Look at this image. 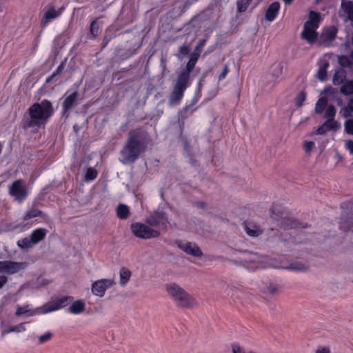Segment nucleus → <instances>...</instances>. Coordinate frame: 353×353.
Wrapping results in <instances>:
<instances>
[{
  "label": "nucleus",
  "instance_id": "obj_63",
  "mask_svg": "<svg viewBox=\"0 0 353 353\" xmlns=\"http://www.w3.org/2000/svg\"><path fill=\"white\" fill-rule=\"evenodd\" d=\"M155 234H156V236H157V235H159V234H158V232H157V230H156Z\"/></svg>",
  "mask_w": 353,
  "mask_h": 353
},
{
  "label": "nucleus",
  "instance_id": "obj_4",
  "mask_svg": "<svg viewBox=\"0 0 353 353\" xmlns=\"http://www.w3.org/2000/svg\"><path fill=\"white\" fill-rule=\"evenodd\" d=\"M165 290L178 306L190 308L196 305L195 299L178 284L175 283L167 284Z\"/></svg>",
  "mask_w": 353,
  "mask_h": 353
},
{
  "label": "nucleus",
  "instance_id": "obj_23",
  "mask_svg": "<svg viewBox=\"0 0 353 353\" xmlns=\"http://www.w3.org/2000/svg\"><path fill=\"white\" fill-rule=\"evenodd\" d=\"M319 69L316 78L321 81H325L327 78V69L330 66L329 61L325 59H320L318 62Z\"/></svg>",
  "mask_w": 353,
  "mask_h": 353
},
{
  "label": "nucleus",
  "instance_id": "obj_13",
  "mask_svg": "<svg viewBox=\"0 0 353 353\" xmlns=\"http://www.w3.org/2000/svg\"><path fill=\"white\" fill-rule=\"evenodd\" d=\"M130 230L133 235L139 239H148L154 236V230L143 223H132Z\"/></svg>",
  "mask_w": 353,
  "mask_h": 353
},
{
  "label": "nucleus",
  "instance_id": "obj_40",
  "mask_svg": "<svg viewBox=\"0 0 353 353\" xmlns=\"http://www.w3.org/2000/svg\"><path fill=\"white\" fill-rule=\"evenodd\" d=\"M350 111H353V97L348 101L347 106L342 109L341 113L344 117H348Z\"/></svg>",
  "mask_w": 353,
  "mask_h": 353
},
{
  "label": "nucleus",
  "instance_id": "obj_61",
  "mask_svg": "<svg viewBox=\"0 0 353 353\" xmlns=\"http://www.w3.org/2000/svg\"><path fill=\"white\" fill-rule=\"evenodd\" d=\"M145 14H146V17H148V16L152 15L151 10L147 11Z\"/></svg>",
  "mask_w": 353,
  "mask_h": 353
},
{
  "label": "nucleus",
  "instance_id": "obj_1",
  "mask_svg": "<svg viewBox=\"0 0 353 353\" xmlns=\"http://www.w3.org/2000/svg\"><path fill=\"white\" fill-rule=\"evenodd\" d=\"M149 141V134L144 130L137 128L130 130L128 139L120 151V162L123 164L134 163L146 150Z\"/></svg>",
  "mask_w": 353,
  "mask_h": 353
},
{
  "label": "nucleus",
  "instance_id": "obj_55",
  "mask_svg": "<svg viewBox=\"0 0 353 353\" xmlns=\"http://www.w3.org/2000/svg\"><path fill=\"white\" fill-rule=\"evenodd\" d=\"M8 281L6 276H0V288H1Z\"/></svg>",
  "mask_w": 353,
  "mask_h": 353
},
{
  "label": "nucleus",
  "instance_id": "obj_3",
  "mask_svg": "<svg viewBox=\"0 0 353 353\" xmlns=\"http://www.w3.org/2000/svg\"><path fill=\"white\" fill-rule=\"evenodd\" d=\"M134 19V12L132 10L123 8L115 22L106 30L103 39L102 48H105L110 41L116 37V31L133 22Z\"/></svg>",
  "mask_w": 353,
  "mask_h": 353
},
{
  "label": "nucleus",
  "instance_id": "obj_24",
  "mask_svg": "<svg viewBox=\"0 0 353 353\" xmlns=\"http://www.w3.org/2000/svg\"><path fill=\"white\" fill-rule=\"evenodd\" d=\"M280 10V3L278 1H274L272 3L268 8L265 14V19L268 21H274L277 17L279 12Z\"/></svg>",
  "mask_w": 353,
  "mask_h": 353
},
{
  "label": "nucleus",
  "instance_id": "obj_26",
  "mask_svg": "<svg viewBox=\"0 0 353 353\" xmlns=\"http://www.w3.org/2000/svg\"><path fill=\"white\" fill-rule=\"evenodd\" d=\"M99 18L94 19L90 26V34L87 36V38L90 40L95 39L101 32V26L99 22Z\"/></svg>",
  "mask_w": 353,
  "mask_h": 353
},
{
  "label": "nucleus",
  "instance_id": "obj_33",
  "mask_svg": "<svg viewBox=\"0 0 353 353\" xmlns=\"http://www.w3.org/2000/svg\"><path fill=\"white\" fill-rule=\"evenodd\" d=\"M341 92L345 95H351L353 94V80L346 81L343 83L341 89Z\"/></svg>",
  "mask_w": 353,
  "mask_h": 353
},
{
  "label": "nucleus",
  "instance_id": "obj_27",
  "mask_svg": "<svg viewBox=\"0 0 353 353\" xmlns=\"http://www.w3.org/2000/svg\"><path fill=\"white\" fill-rule=\"evenodd\" d=\"M116 214L119 219L126 220L130 214V208L125 204L119 203L116 208Z\"/></svg>",
  "mask_w": 353,
  "mask_h": 353
},
{
  "label": "nucleus",
  "instance_id": "obj_37",
  "mask_svg": "<svg viewBox=\"0 0 353 353\" xmlns=\"http://www.w3.org/2000/svg\"><path fill=\"white\" fill-rule=\"evenodd\" d=\"M336 115V109L333 105H329L325 112L324 117L326 120H334Z\"/></svg>",
  "mask_w": 353,
  "mask_h": 353
},
{
  "label": "nucleus",
  "instance_id": "obj_43",
  "mask_svg": "<svg viewBox=\"0 0 353 353\" xmlns=\"http://www.w3.org/2000/svg\"><path fill=\"white\" fill-rule=\"evenodd\" d=\"M345 131L348 134H353V120L347 119L345 122Z\"/></svg>",
  "mask_w": 353,
  "mask_h": 353
},
{
  "label": "nucleus",
  "instance_id": "obj_44",
  "mask_svg": "<svg viewBox=\"0 0 353 353\" xmlns=\"http://www.w3.org/2000/svg\"><path fill=\"white\" fill-rule=\"evenodd\" d=\"M26 330L25 323H19L17 325L11 326L9 329L10 332H22Z\"/></svg>",
  "mask_w": 353,
  "mask_h": 353
},
{
  "label": "nucleus",
  "instance_id": "obj_49",
  "mask_svg": "<svg viewBox=\"0 0 353 353\" xmlns=\"http://www.w3.org/2000/svg\"><path fill=\"white\" fill-rule=\"evenodd\" d=\"M28 312V306H18L15 314L17 316H21L23 314H26Z\"/></svg>",
  "mask_w": 353,
  "mask_h": 353
},
{
  "label": "nucleus",
  "instance_id": "obj_29",
  "mask_svg": "<svg viewBox=\"0 0 353 353\" xmlns=\"http://www.w3.org/2000/svg\"><path fill=\"white\" fill-rule=\"evenodd\" d=\"M46 215L45 214H43V212L41 210L32 208L28 210L24 214V215L23 216V221H28L30 219H32L33 218H36L38 216L44 218V217H46Z\"/></svg>",
  "mask_w": 353,
  "mask_h": 353
},
{
  "label": "nucleus",
  "instance_id": "obj_51",
  "mask_svg": "<svg viewBox=\"0 0 353 353\" xmlns=\"http://www.w3.org/2000/svg\"><path fill=\"white\" fill-rule=\"evenodd\" d=\"M345 148L353 154V141L348 140L345 142Z\"/></svg>",
  "mask_w": 353,
  "mask_h": 353
},
{
  "label": "nucleus",
  "instance_id": "obj_21",
  "mask_svg": "<svg viewBox=\"0 0 353 353\" xmlns=\"http://www.w3.org/2000/svg\"><path fill=\"white\" fill-rule=\"evenodd\" d=\"M340 128V124L336 120H326L316 131V134H324L330 131H335Z\"/></svg>",
  "mask_w": 353,
  "mask_h": 353
},
{
  "label": "nucleus",
  "instance_id": "obj_59",
  "mask_svg": "<svg viewBox=\"0 0 353 353\" xmlns=\"http://www.w3.org/2000/svg\"><path fill=\"white\" fill-rule=\"evenodd\" d=\"M55 74L52 73L50 77H48L46 80V83H49L50 81H52V80L55 77Z\"/></svg>",
  "mask_w": 353,
  "mask_h": 353
},
{
  "label": "nucleus",
  "instance_id": "obj_8",
  "mask_svg": "<svg viewBox=\"0 0 353 353\" xmlns=\"http://www.w3.org/2000/svg\"><path fill=\"white\" fill-rule=\"evenodd\" d=\"M48 230L43 228H37L32 232L29 237L23 238L17 241V245L21 249L32 248L34 245L43 240Z\"/></svg>",
  "mask_w": 353,
  "mask_h": 353
},
{
  "label": "nucleus",
  "instance_id": "obj_60",
  "mask_svg": "<svg viewBox=\"0 0 353 353\" xmlns=\"http://www.w3.org/2000/svg\"><path fill=\"white\" fill-rule=\"evenodd\" d=\"M286 4H290L293 0H283Z\"/></svg>",
  "mask_w": 353,
  "mask_h": 353
},
{
  "label": "nucleus",
  "instance_id": "obj_18",
  "mask_svg": "<svg viewBox=\"0 0 353 353\" xmlns=\"http://www.w3.org/2000/svg\"><path fill=\"white\" fill-rule=\"evenodd\" d=\"M199 57V54H192L188 62L187 63L185 69L181 71L177 77L182 79L188 82H190V72L194 69L198 61Z\"/></svg>",
  "mask_w": 353,
  "mask_h": 353
},
{
  "label": "nucleus",
  "instance_id": "obj_25",
  "mask_svg": "<svg viewBox=\"0 0 353 353\" xmlns=\"http://www.w3.org/2000/svg\"><path fill=\"white\" fill-rule=\"evenodd\" d=\"M244 228L246 233L252 237L259 236L263 232L261 227L253 222H245Z\"/></svg>",
  "mask_w": 353,
  "mask_h": 353
},
{
  "label": "nucleus",
  "instance_id": "obj_57",
  "mask_svg": "<svg viewBox=\"0 0 353 353\" xmlns=\"http://www.w3.org/2000/svg\"><path fill=\"white\" fill-rule=\"evenodd\" d=\"M180 52L183 54H186L188 53V48L186 46L183 45L182 46H181L180 48Z\"/></svg>",
  "mask_w": 353,
  "mask_h": 353
},
{
  "label": "nucleus",
  "instance_id": "obj_6",
  "mask_svg": "<svg viewBox=\"0 0 353 353\" xmlns=\"http://www.w3.org/2000/svg\"><path fill=\"white\" fill-rule=\"evenodd\" d=\"M320 21V14L314 11H310L309 19L305 23L303 30L301 34V38L306 40L310 44L316 42L318 38L316 30L319 27Z\"/></svg>",
  "mask_w": 353,
  "mask_h": 353
},
{
  "label": "nucleus",
  "instance_id": "obj_19",
  "mask_svg": "<svg viewBox=\"0 0 353 353\" xmlns=\"http://www.w3.org/2000/svg\"><path fill=\"white\" fill-rule=\"evenodd\" d=\"M24 267L23 263L14 261H0V272L9 274H14L23 269Z\"/></svg>",
  "mask_w": 353,
  "mask_h": 353
},
{
  "label": "nucleus",
  "instance_id": "obj_11",
  "mask_svg": "<svg viewBox=\"0 0 353 353\" xmlns=\"http://www.w3.org/2000/svg\"><path fill=\"white\" fill-rule=\"evenodd\" d=\"M190 83L177 77L174 90L169 97L170 105H175L180 103L183 97L185 90L190 86Z\"/></svg>",
  "mask_w": 353,
  "mask_h": 353
},
{
  "label": "nucleus",
  "instance_id": "obj_31",
  "mask_svg": "<svg viewBox=\"0 0 353 353\" xmlns=\"http://www.w3.org/2000/svg\"><path fill=\"white\" fill-rule=\"evenodd\" d=\"M156 228H166L167 225L168 224L167 217L165 216L164 213L159 212L156 211Z\"/></svg>",
  "mask_w": 353,
  "mask_h": 353
},
{
  "label": "nucleus",
  "instance_id": "obj_42",
  "mask_svg": "<svg viewBox=\"0 0 353 353\" xmlns=\"http://www.w3.org/2000/svg\"><path fill=\"white\" fill-rule=\"evenodd\" d=\"M203 80L201 79L198 84H197V87L196 88V90H195V97H194V103H196L198 100H199V98L201 95V88H202V86H203Z\"/></svg>",
  "mask_w": 353,
  "mask_h": 353
},
{
  "label": "nucleus",
  "instance_id": "obj_58",
  "mask_svg": "<svg viewBox=\"0 0 353 353\" xmlns=\"http://www.w3.org/2000/svg\"><path fill=\"white\" fill-rule=\"evenodd\" d=\"M62 69H63V63L59 65L58 66V68H57V70L53 73L55 74V76H57L59 72H61Z\"/></svg>",
  "mask_w": 353,
  "mask_h": 353
},
{
  "label": "nucleus",
  "instance_id": "obj_48",
  "mask_svg": "<svg viewBox=\"0 0 353 353\" xmlns=\"http://www.w3.org/2000/svg\"><path fill=\"white\" fill-rule=\"evenodd\" d=\"M229 71L230 70H229L228 65H225L222 72L219 75V81H221V80L224 79L226 77V76L228 75V74L229 73Z\"/></svg>",
  "mask_w": 353,
  "mask_h": 353
},
{
  "label": "nucleus",
  "instance_id": "obj_17",
  "mask_svg": "<svg viewBox=\"0 0 353 353\" xmlns=\"http://www.w3.org/2000/svg\"><path fill=\"white\" fill-rule=\"evenodd\" d=\"M337 28L335 26H330L324 28L319 40L321 45L330 46L332 41L336 38Z\"/></svg>",
  "mask_w": 353,
  "mask_h": 353
},
{
  "label": "nucleus",
  "instance_id": "obj_54",
  "mask_svg": "<svg viewBox=\"0 0 353 353\" xmlns=\"http://www.w3.org/2000/svg\"><path fill=\"white\" fill-rule=\"evenodd\" d=\"M268 290L271 294H274L276 292L277 288L275 285L270 283V286L268 288Z\"/></svg>",
  "mask_w": 353,
  "mask_h": 353
},
{
  "label": "nucleus",
  "instance_id": "obj_35",
  "mask_svg": "<svg viewBox=\"0 0 353 353\" xmlns=\"http://www.w3.org/2000/svg\"><path fill=\"white\" fill-rule=\"evenodd\" d=\"M327 100L325 97L319 98L315 105V112L318 114L322 113L327 106Z\"/></svg>",
  "mask_w": 353,
  "mask_h": 353
},
{
  "label": "nucleus",
  "instance_id": "obj_53",
  "mask_svg": "<svg viewBox=\"0 0 353 353\" xmlns=\"http://www.w3.org/2000/svg\"><path fill=\"white\" fill-rule=\"evenodd\" d=\"M274 69L276 72L275 74H274V75L279 77L282 72V67L278 64L274 66Z\"/></svg>",
  "mask_w": 353,
  "mask_h": 353
},
{
  "label": "nucleus",
  "instance_id": "obj_39",
  "mask_svg": "<svg viewBox=\"0 0 353 353\" xmlns=\"http://www.w3.org/2000/svg\"><path fill=\"white\" fill-rule=\"evenodd\" d=\"M289 268L294 271L301 272L306 270L305 265L301 262H293L290 265Z\"/></svg>",
  "mask_w": 353,
  "mask_h": 353
},
{
  "label": "nucleus",
  "instance_id": "obj_38",
  "mask_svg": "<svg viewBox=\"0 0 353 353\" xmlns=\"http://www.w3.org/2000/svg\"><path fill=\"white\" fill-rule=\"evenodd\" d=\"M252 1V0H238L236 2L237 11L239 12H245Z\"/></svg>",
  "mask_w": 353,
  "mask_h": 353
},
{
  "label": "nucleus",
  "instance_id": "obj_56",
  "mask_svg": "<svg viewBox=\"0 0 353 353\" xmlns=\"http://www.w3.org/2000/svg\"><path fill=\"white\" fill-rule=\"evenodd\" d=\"M165 63H166V60L164 57H161V67L162 68V70H163V72H165Z\"/></svg>",
  "mask_w": 353,
  "mask_h": 353
},
{
  "label": "nucleus",
  "instance_id": "obj_15",
  "mask_svg": "<svg viewBox=\"0 0 353 353\" xmlns=\"http://www.w3.org/2000/svg\"><path fill=\"white\" fill-rule=\"evenodd\" d=\"M283 213L278 212H274V208L271 209L270 210V216L272 219L275 220L277 222V224L281 227L287 229H292L298 227V223L291 219L283 217Z\"/></svg>",
  "mask_w": 353,
  "mask_h": 353
},
{
  "label": "nucleus",
  "instance_id": "obj_32",
  "mask_svg": "<svg viewBox=\"0 0 353 353\" xmlns=\"http://www.w3.org/2000/svg\"><path fill=\"white\" fill-rule=\"evenodd\" d=\"M120 284L122 286L125 285L131 276V272L126 268H122L119 272Z\"/></svg>",
  "mask_w": 353,
  "mask_h": 353
},
{
  "label": "nucleus",
  "instance_id": "obj_62",
  "mask_svg": "<svg viewBox=\"0 0 353 353\" xmlns=\"http://www.w3.org/2000/svg\"><path fill=\"white\" fill-rule=\"evenodd\" d=\"M199 207L203 208L204 207V203H199Z\"/></svg>",
  "mask_w": 353,
  "mask_h": 353
},
{
  "label": "nucleus",
  "instance_id": "obj_52",
  "mask_svg": "<svg viewBox=\"0 0 353 353\" xmlns=\"http://www.w3.org/2000/svg\"><path fill=\"white\" fill-rule=\"evenodd\" d=\"M330 349L327 347H318L316 353H330Z\"/></svg>",
  "mask_w": 353,
  "mask_h": 353
},
{
  "label": "nucleus",
  "instance_id": "obj_12",
  "mask_svg": "<svg viewBox=\"0 0 353 353\" xmlns=\"http://www.w3.org/2000/svg\"><path fill=\"white\" fill-rule=\"evenodd\" d=\"M63 99L62 117L65 119H68L70 116L71 109L77 104L79 93L77 91H74L72 92L67 91L63 95Z\"/></svg>",
  "mask_w": 353,
  "mask_h": 353
},
{
  "label": "nucleus",
  "instance_id": "obj_2",
  "mask_svg": "<svg viewBox=\"0 0 353 353\" xmlns=\"http://www.w3.org/2000/svg\"><path fill=\"white\" fill-rule=\"evenodd\" d=\"M53 112V107L49 100L44 99L41 103H34L28 110L29 118L23 121V128L24 129L32 127L40 128L46 125Z\"/></svg>",
  "mask_w": 353,
  "mask_h": 353
},
{
  "label": "nucleus",
  "instance_id": "obj_36",
  "mask_svg": "<svg viewBox=\"0 0 353 353\" xmlns=\"http://www.w3.org/2000/svg\"><path fill=\"white\" fill-rule=\"evenodd\" d=\"M97 170L90 167L87 169L84 178L86 181H93L97 177Z\"/></svg>",
  "mask_w": 353,
  "mask_h": 353
},
{
  "label": "nucleus",
  "instance_id": "obj_5",
  "mask_svg": "<svg viewBox=\"0 0 353 353\" xmlns=\"http://www.w3.org/2000/svg\"><path fill=\"white\" fill-rule=\"evenodd\" d=\"M144 36L139 33L127 40L123 48L117 50V57L120 61H123L137 54L141 48Z\"/></svg>",
  "mask_w": 353,
  "mask_h": 353
},
{
  "label": "nucleus",
  "instance_id": "obj_47",
  "mask_svg": "<svg viewBox=\"0 0 353 353\" xmlns=\"http://www.w3.org/2000/svg\"><path fill=\"white\" fill-rule=\"evenodd\" d=\"M51 337L52 334L50 332H47L39 338V341L40 343H44L49 341L51 339Z\"/></svg>",
  "mask_w": 353,
  "mask_h": 353
},
{
  "label": "nucleus",
  "instance_id": "obj_45",
  "mask_svg": "<svg viewBox=\"0 0 353 353\" xmlns=\"http://www.w3.org/2000/svg\"><path fill=\"white\" fill-rule=\"evenodd\" d=\"M339 63L343 67H348L352 63L350 57L345 56L339 57Z\"/></svg>",
  "mask_w": 353,
  "mask_h": 353
},
{
  "label": "nucleus",
  "instance_id": "obj_34",
  "mask_svg": "<svg viewBox=\"0 0 353 353\" xmlns=\"http://www.w3.org/2000/svg\"><path fill=\"white\" fill-rule=\"evenodd\" d=\"M345 79V71L341 69H338L335 71L334 74L332 82L334 85H340L343 83Z\"/></svg>",
  "mask_w": 353,
  "mask_h": 353
},
{
  "label": "nucleus",
  "instance_id": "obj_46",
  "mask_svg": "<svg viewBox=\"0 0 353 353\" xmlns=\"http://www.w3.org/2000/svg\"><path fill=\"white\" fill-rule=\"evenodd\" d=\"M314 142L312 141L304 142L303 147L307 154H310L311 152V151L314 147Z\"/></svg>",
  "mask_w": 353,
  "mask_h": 353
},
{
  "label": "nucleus",
  "instance_id": "obj_10",
  "mask_svg": "<svg viewBox=\"0 0 353 353\" xmlns=\"http://www.w3.org/2000/svg\"><path fill=\"white\" fill-rule=\"evenodd\" d=\"M9 194L18 203H23L28 196V191L22 179L13 181L8 188Z\"/></svg>",
  "mask_w": 353,
  "mask_h": 353
},
{
  "label": "nucleus",
  "instance_id": "obj_41",
  "mask_svg": "<svg viewBox=\"0 0 353 353\" xmlns=\"http://www.w3.org/2000/svg\"><path fill=\"white\" fill-rule=\"evenodd\" d=\"M305 99H306V93L304 91H301L300 93H299V94L296 97V99H295L296 105L298 107L302 106Z\"/></svg>",
  "mask_w": 353,
  "mask_h": 353
},
{
  "label": "nucleus",
  "instance_id": "obj_64",
  "mask_svg": "<svg viewBox=\"0 0 353 353\" xmlns=\"http://www.w3.org/2000/svg\"><path fill=\"white\" fill-rule=\"evenodd\" d=\"M351 57L353 59V51L351 53Z\"/></svg>",
  "mask_w": 353,
  "mask_h": 353
},
{
  "label": "nucleus",
  "instance_id": "obj_30",
  "mask_svg": "<svg viewBox=\"0 0 353 353\" xmlns=\"http://www.w3.org/2000/svg\"><path fill=\"white\" fill-rule=\"evenodd\" d=\"M341 8L347 18L352 21L353 26V3L351 1H343Z\"/></svg>",
  "mask_w": 353,
  "mask_h": 353
},
{
  "label": "nucleus",
  "instance_id": "obj_14",
  "mask_svg": "<svg viewBox=\"0 0 353 353\" xmlns=\"http://www.w3.org/2000/svg\"><path fill=\"white\" fill-rule=\"evenodd\" d=\"M73 301V296H63L52 303H49L48 304L44 305L42 307V312L43 314H47L49 312H52L54 311H57L60 310L61 308L65 307L69 303H70Z\"/></svg>",
  "mask_w": 353,
  "mask_h": 353
},
{
  "label": "nucleus",
  "instance_id": "obj_50",
  "mask_svg": "<svg viewBox=\"0 0 353 353\" xmlns=\"http://www.w3.org/2000/svg\"><path fill=\"white\" fill-rule=\"evenodd\" d=\"M206 41H207L205 39H201V41H199V42L198 43V44L196 45V46L195 48V50L196 51H201L202 50V48H203V46L205 45Z\"/></svg>",
  "mask_w": 353,
  "mask_h": 353
},
{
  "label": "nucleus",
  "instance_id": "obj_28",
  "mask_svg": "<svg viewBox=\"0 0 353 353\" xmlns=\"http://www.w3.org/2000/svg\"><path fill=\"white\" fill-rule=\"evenodd\" d=\"M85 304L82 300H77L72 302L68 308L69 312L73 314H79L85 310Z\"/></svg>",
  "mask_w": 353,
  "mask_h": 353
},
{
  "label": "nucleus",
  "instance_id": "obj_20",
  "mask_svg": "<svg viewBox=\"0 0 353 353\" xmlns=\"http://www.w3.org/2000/svg\"><path fill=\"white\" fill-rule=\"evenodd\" d=\"M177 244L180 249L188 254L194 256H201L202 255L201 249L195 243L179 241Z\"/></svg>",
  "mask_w": 353,
  "mask_h": 353
},
{
  "label": "nucleus",
  "instance_id": "obj_7",
  "mask_svg": "<svg viewBox=\"0 0 353 353\" xmlns=\"http://www.w3.org/2000/svg\"><path fill=\"white\" fill-rule=\"evenodd\" d=\"M243 265L250 270L270 267L278 268L268 261V256H259L256 253H248L242 259Z\"/></svg>",
  "mask_w": 353,
  "mask_h": 353
},
{
  "label": "nucleus",
  "instance_id": "obj_16",
  "mask_svg": "<svg viewBox=\"0 0 353 353\" xmlns=\"http://www.w3.org/2000/svg\"><path fill=\"white\" fill-rule=\"evenodd\" d=\"M114 283L112 279H103L94 281L92 284L91 290L94 295L102 297L104 296L108 288Z\"/></svg>",
  "mask_w": 353,
  "mask_h": 353
},
{
  "label": "nucleus",
  "instance_id": "obj_9",
  "mask_svg": "<svg viewBox=\"0 0 353 353\" xmlns=\"http://www.w3.org/2000/svg\"><path fill=\"white\" fill-rule=\"evenodd\" d=\"M341 208L339 222L341 228L345 231H353V200L343 203Z\"/></svg>",
  "mask_w": 353,
  "mask_h": 353
},
{
  "label": "nucleus",
  "instance_id": "obj_22",
  "mask_svg": "<svg viewBox=\"0 0 353 353\" xmlns=\"http://www.w3.org/2000/svg\"><path fill=\"white\" fill-rule=\"evenodd\" d=\"M64 10V7H61L58 10H56L54 6H51L49 9L45 12L43 19L42 24L43 26L48 25V22L52 19H54L59 17Z\"/></svg>",
  "mask_w": 353,
  "mask_h": 353
}]
</instances>
